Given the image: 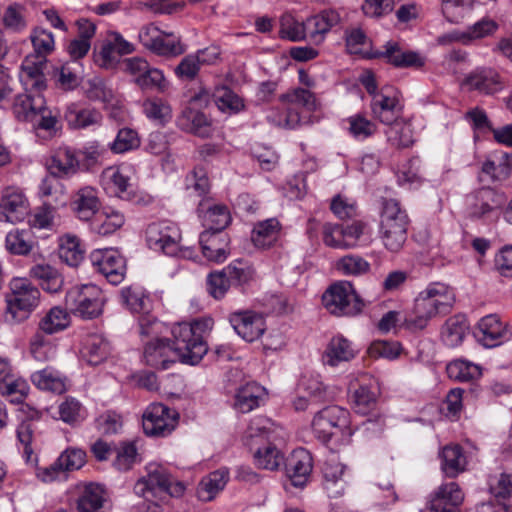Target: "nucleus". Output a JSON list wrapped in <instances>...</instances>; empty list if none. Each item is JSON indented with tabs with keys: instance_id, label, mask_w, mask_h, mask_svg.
Wrapping results in <instances>:
<instances>
[{
	"instance_id": "f257e3e1",
	"label": "nucleus",
	"mask_w": 512,
	"mask_h": 512,
	"mask_svg": "<svg viewBox=\"0 0 512 512\" xmlns=\"http://www.w3.org/2000/svg\"><path fill=\"white\" fill-rule=\"evenodd\" d=\"M454 302V291L448 285L431 283L416 297L413 311L404 317L402 325L411 332L423 330L432 318L448 313Z\"/></svg>"
},
{
	"instance_id": "f03ea898",
	"label": "nucleus",
	"mask_w": 512,
	"mask_h": 512,
	"mask_svg": "<svg viewBox=\"0 0 512 512\" xmlns=\"http://www.w3.org/2000/svg\"><path fill=\"white\" fill-rule=\"evenodd\" d=\"M285 111L271 109L266 118L275 126L295 129L308 119V115L319 109L320 103L314 93L304 88H293L279 97Z\"/></svg>"
},
{
	"instance_id": "7ed1b4c3",
	"label": "nucleus",
	"mask_w": 512,
	"mask_h": 512,
	"mask_svg": "<svg viewBox=\"0 0 512 512\" xmlns=\"http://www.w3.org/2000/svg\"><path fill=\"white\" fill-rule=\"evenodd\" d=\"M409 216L399 201L384 198L381 201L379 238L389 252L398 253L407 241Z\"/></svg>"
},
{
	"instance_id": "20e7f679",
	"label": "nucleus",
	"mask_w": 512,
	"mask_h": 512,
	"mask_svg": "<svg viewBox=\"0 0 512 512\" xmlns=\"http://www.w3.org/2000/svg\"><path fill=\"white\" fill-rule=\"evenodd\" d=\"M9 287L11 292L5 298V320L13 324L21 323L38 307L40 291L26 278H13Z\"/></svg>"
},
{
	"instance_id": "39448f33",
	"label": "nucleus",
	"mask_w": 512,
	"mask_h": 512,
	"mask_svg": "<svg viewBox=\"0 0 512 512\" xmlns=\"http://www.w3.org/2000/svg\"><path fill=\"white\" fill-rule=\"evenodd\" d=\"M211 318L196 319L192 323H179L173 326L171 332L181 349H186V359L190 365L198 364L208 351L204 334L212 329Z\"/></svg>"
},
{
	"instance_id": "423d86ee",
	"label": "nucleus",
	"mask_w": 512,
	"mask_h": 512,
	"mask_svg": "<svg viewBox=\"0 0 512 512\" xmlns=\"http://www.w3.org/2000/svg\"><path fill=\"white\" fill-rule=\"evenodd\" d=\"M182 234L177 224L163 220L148 225L146 242L150 249L172 257L192 258L193 251L181 245Z\"/></svg>"
},
{
	"instance_id": "0eeeda50",
	"label": "nucleus",
	"mask_w": 512,
	"mask_h": 512,
	"mask_svg": "<svg viewBox=\"0 0 512 512\" xmlns=\"http://www.w3.org/2000/svg\"><path fill=\"white\" fill-rule=\"evenodd\" d=\"M65 305L75 316L85 320L95 319L102 314L104 296L97 285H77L66 293Z\"/></svg>"
},
{
	"instance_id": "6e6552de",
	"label": "nucleus",
	"mask_w": 512,
	"mask_h": 512,
	"mask_svg": "<svg viewBox=\"0 0 512 512\" xmlns=\"http://www.w3.org/2000/svg\"><path fill=\"white\" fill-rule=\"evenodd\" d=\"M147 475L139 479L134 491L138 496L149 499V495L166 493L172 497H179L185 491V485L176 481L169 474L168 470L156 463H150L146 467Z\"/></svg>"
},
{
	"instance_id": "1a4fd4ad",
	"label": "nucleus",
	"mask_w": 512,
	"mask_h": 512,
	"mask_svg": "<svg viewBox=\"0 0 512 512\" xmlns=\"http://www.w3.org/2000/svg\"><path fill=\"white\" fill-rule=\"evenodd\" d=\"M312 431L323 443H327L338 432L351 436L349 411L337 405L325 407L314 416Z\"/></svg>"
},
{
	"instance_id": "9d476101",
	"label": "nucleus",
	"mask_w": 512,
	"mask_h": 512,
	"mask_svg": "<svg viewBox=\"0 0 512 512\" xmlns=\"http://www.w3.org/2000/svg\"><path fill=\"white\" fill-rule=\"evenodd\" d=\"M322 302L331 314L337 316L356 315L363 307L362 301L348 281H339L331 285L323 294Z\"/></svg>"
},
{
	"instance_id": "9b49d317",
	"label": "nucleus",
	"mask_w": 512,
	"mask_h": 512,
	"mask_svg": "<svg viewBox=\"0 0 512 512\" xmlns=\"http://www.w3.org/2000/svg\"><path fill=\"white\" fill-rule=\"evenodd\" d=\"M178 339L173 338L172 344L166 339L149 341L144 348V359L147 365L158 369H168L176 361L184 364L190 362L185 358L188 352L186 349L178 350Z\"/></svg>"
},
{
	"instance_id": "f8f14e48",
	"label": "nucleus",
	"mask_w": 512,
	"mask_h": 512,
	"mask_svg": "<svg viewBox=\"0 0 512 512\" xmlns=\"http://www.w3.org/2000/svg\"><path fill=\"white\" fill-rule=\"evenodd\" d=\"M179 415L162 403L150 404L142 417V426L146 435L165 437L176 428Z\"/></svg>"
},
{
	"instance_id": "ddd939ff",
	"label": "nucleus",
	"mask_w": 512,
	"mask_h": 512,
	"mask_svg": "<svg viewBox=\"0 0 512 512\" xmlns=\"http://www.w3.org/2000/svg\"><path fill=\"white\" fill-rule=\"evenodd\" d=\"M370 106L374 118L385 125L393 124L402 115L400 93L392 86L382 87L375 93Z\"/></svg>"
},
{
	"instance_id": "4468645a",
	"label": "nucleus",
	"mask_w": 512,
	"mask_h": 512,
	"mask_svg": "<svg viewBox=\"0 0 512 512\" xmlns=\"http://www.w3.org/2000/svg\"><path fill=\"white\" fill-rule=\"evenodd\" d=\"M29 212V201L22 188L6 186L1 191L0 221L18 223L25 219Z\"/></svg>"
},
{
	"instance_id": "2eb2a0df",
	"label": "nucleus",
	"mask_w": 512,
	"mask_h": 512,
	"mask_svg": "<svg viewBox=\"0 0 512 512\" xmlns=\"http://www.w3.org/2000/svg\"><path fill=\"white\" fill-rule=\"evenodd\" d=\"M90 261L93 267L111 284L117 285L124 279L125 260L117 250L96 249L91 252Z\"/></svg>"
},
{
	"instance_id": "dca6fc26",
	"label": "nucleus",
	"mask_w": 512,
	"mask_h": 512,
	"mask_svg": "<svg viewBox=\"0 0 512 512\" xmlns=\"http://www.w3.org/2000/svg\"><path fill=\"white\" fill-rule=\"evenodd\" d=\"M506 202L504 194L496 190L484 187L466 198L468 214L472 218H484L500 209Z\"/></svg>"
},
{
	"instance_id": "f3484780",
	"label": "nucleus",
	"mask_w": 512,
	"mask_h": 512,
	"mask_svg": "<svg viewBox=\"0 0 512 512\" xmlns=\"http://www.w3.org/2000/svg\"><path fill=\"white\" fill-rule=\"evenodd\" d=\"M474 335L482 346L493 348L507 341L511 333L496 314H489L479 320Z\"/></svg>"
},
{
	"instance_id": "a211bd4d",
	"label": "nucleus",
	"mask_w": 512,
	"mask_h": 512,
	"mask_svg": "<svg viewBox=\"0 0 512 512\" xmlns=\"http://www.w3.org/2000/svg\"><path fill=\"white\" fill-rule=\"evenodd\" d=\"M229 321L235 332L247 342L259 339L266 330L262 314L251 310L235 311L230 314Z\"/></svg>"
},
{
	"instance_id": "6ab92c4d",
	"label": "nucleus",
	"mask_w": 512,
	"mask_h": 512,
	"mask_svg": "<svg viewBox=\"0 0 512 512\" xmlns=\"http://www.w3.org/2000/svg\"><path fill=\"white\" fill-rule=\"evenodd\" d=\"M132 167L130 165L110 166L101 174L103 189L110 196L127 199L131 189Z\"/></svg>"
},
{
	"instance_id": "aec40b11",
	"label": "nucleus",
	"mask_w": 512,
	"mask_h": 512,
	"mask_svg": "<svg viewBox=\"0 0 512 512\" xmlns=\"http://www.w3.org/2000/svg\"><path fill=\"white\" fill-rule=\"evenodd\" d=\"M46 61L37 55H27L20 66L19 80L27 92H42L46 88L43 70Z\"/></svg>"
},
{
	"instance_id": "412c9836",
	"label": "nucleus",
	"mask_w": 512,
	"mask_h": 512,
	"mask_svg": "<svg viewBox=\"0 0 512 512\" xmlns=\"http://www.w3.org/2000/svg\"><path fill=\"white\" fill-rule=\"evenodd\" d=\"M463 85L482 95H494L504 88L500 75L491 68H476L464 79Z\"/></svg>"
},
{
	"instance_id": "4be33fe9",
	"label": "nucleus",
	"mask_w": 512,
	"mask_h": 512,
	"mask_svg": "<svg viewBox=\"0 0 512 512\" xmlns=\"http://www.w3.org/2000/svg\"><path fill=\"white\" fill-rule=\"evenodd\" d=\"M197 212L202 226L206 230L222 231L231 222L230 211L224 204L203 200L200 202Z\"/></svg>"
},
{
	"instance_id": "5701e85b",
	"label": "nucleus",
	"mask_w": 512,
	"mask_h": 512,
	"mask_svg": "<svg viewBox=\"0 0 512 512\" xmlns=\"http://www.w3.org/2000/svg\"><path fill=\"white\" fill-rule=\"evenodd\" d=\"M203 255L209 261L224 262L229 255V241L222 231L205 230L199 236Z\"/></svg>"
},
{
	"instance_id": "b1692460",
	"label": "nucleus",
	"mask_w": 512,
	"mask_h": 512,
	"mask_svg": "<svg viewBox=\"0 0 512 512\" xmlns=\"http://www.w3.org/2000/svg\"><path fill=\"white\" fill-rule=\"evenodd\" d=\"M464 495L456 482L442 484L430 501V512H459Z\"/></svg>"
},
{
	"instance_id": "393cba45",
	"label": "nucleus",
	"mask_w": 512,
	"mask_h": 512,
	"mask_svg": "<svg viewBox=\"0 0 512 512\" xmlns=\"http://www.w3.org/2000/svg\"><path fill=\"white\" fill-rule=\"evenodd\" d=\"M312 456L304 448L292 452L286 464V472L295 487H303L312 471Z\"/></svg>"
},
{
	"instance_id": "a878e982",
	"label": "nucleus",
	"mask_w": 512,
	"mask_h": 512,
	"mask_svg": "<svg viewBox=\"0 0 512 512\" xmlns=\"http://www.w3.org/2000/svg\"><path fill=\"white\" fill-rule=\"evenodd\" d=\"M76 216L82 221H90L99 212L100 200L97 190L91 186L80 188L71 202Z\"/></svg>"
},
{
	"instance_id": "bb28decb",
	"label": "nucleus",
	"mask_w": 512,
	"mask_h": 512,
	"mask_svg": "<svg viewBox=\"0 0 512 512\" xmlns=\"http://www.w3.org/2000/svg\"><path fill=\"white\" fill-rule=\"evenodd\" d=\"M65 119L69 127L73 129H88L101 126L103 116L95 108L81 107L76 103H71L66 108Z\"/></svg>"
},
{
	"instance_id": "cd10ccee",
	"label": "nucleus",
	"mask_w": 512,
	"mask_h": 512,
	"mask_svg": "<svg viewBox=\"0 0 512 512\" xmlns=\"http://www.w3.org/2000/svg\"><path fill=\"white\" fill-rule=\"evenodd\" d=\"M345 466L335 455L327 459L323 465L324 489L330 498L340 497L344 493L345 480L343 479Z\"/></svg>"
},
{
	"instance_id": "c85d7f7f",
	"label": "nucleus",
	"mask_w": 512,
	"mask_h": 512,
	"mask_svg": "<svg viewBox=\"0 0 512 512\" xmlns=\"http://www.w3.org/2000/svg\"><path fill=\"white\" fill-rule=\"evenodd\" d=\"M340 21L339 14L334 10H325L320 14L314 15L306 19L307 40L313 43H320L324 36L332 27Z\"/></svg>"
},
{
	"instance_id": "c756f323",
	"label": "nucleus",
	"mask_w": 512,
	"mask_h": 512,
	"mask_svg": "<svg viewBox=\"0 0 512 512\" xmlns=\"http://www.w3.org/2000/svg\"><path fill=\"white\" fill-rule=\"evenodd\" d=\"M374 57H382L388 63L398 68L406 67H422L424 65L423 58L416 52L403 51L397 42H387L384 50L373 55Z\"/></svg>"
},
{
	"instance_id": "7c9ffc66",
	"label": "nucleus",
	"mask_w": 512,
	"mask_h": 512,
	"mask_svg": "<svg viewBox=\"0 0 512 512\" xmlns=\"http://www.w3.org/2000/svg\"><path fill=\"white\" fill-rule=\"evenodd\" d=\"M45 99L41 92H27L16 96L13 113L18 120L35 122L37 113L44 108Z\"/></svg>"
},
{
	"instance_id": "2f4dec72",
	"label": "nucleus",
	"mask_w": 512,
	"mask_h": 512,
	"mask_svg": "<svg viewBox=\"0 0 512 512\" xmlns=\"http://www.w3.org/2000/svg\"><path fill=\"white\" fill-rule=\"evenodd\" d=\"M178 127L199 137H208L211 133V122L207 116L193 108L187 107L177 119Z\"/></svg>"
},
{
	"instance_id": "473e14b6",
	"label": "nucleus",
	"mask_w": 512,
	"mask_h": 512,
	"mask_svg": "<svg viewBox=\"0 0 512 512\" xmlns=\"http://www.w3.org/2000/svg\"><path fill=\"white\" fill-rule=\"evenodd\" d=\"M125 223V216L119 210L105 207L91 220L90 229L93 233L107 236L120 229Z\"/></svg>"
},
{
	"instance_id": "72a5a7b5",
	"label": "nucleus",
	"mask_w": 512,
	"mask_h": 512,
	"mask_svg": "<svg viewBox=\"0 0 512 512\" xmlns=\"http://www.w3.org/2000/svg\"><path fill=\"white\" fill-rule=\"evenodd\" d=\"M356 355L353 344L343 336H335L328 343L323 354L325 365L336 367L342 362L352 360Z\"/></svg>"
},
{
	"instance_id": "f704fd0d",
	"label": "nucleus",
	"mask_w": 512,
	"mask_h": 512,
	"mask_svg": "<svg viewBox=\"0 0 512 512\" xmlns=\"http://www.w3.org/2000/svg\"><path fill=\"white\" fill-rule=\"evenodd\" d=\"M80 159L69 147H59L51 157L49 170L58 177L73 175L77 172Z\"/></svg>"
},
{
	"instance_id": "c9c22d12",
	"label": "nucleus",
	"mask_w": 512,
	"mask_h": 512,
	"mask_svg": "<svg viewBox=\"0 0 512 512\" xmlns=\"http://www.w3.org/2000/svg\"><path fill=\"white\" fill-rule=\"evenodd\" d=\"M265 395L264 387L255 382L247 383L237 390L234 407L241 413H249L260 406Z\"/></svg>"
},
{
	"instance_id": "e433bc0d",
	"label": "nucleus",
	"mask_w": 512,
	"mask_h": 512,
	"mask_svg": "<svg viewBox=\"0 0 512 512\" xmlns=\"http://www.w3.org/2000/svg\"><path fill=\"white\" fill-rule=\"evenodd\" d=\"M441 468L446 476L454 478L463 472L467 466V457L458 444L446 445L441 453Z\"/></svg>"
},
{
	"instance_id": "4c0bfd02",
	"label": "nucleus",
	"mask_w": 512,
	"mask_h": 512,
	"mask_svg": "<svg viewBox=\"0 0 512 512\" xmlns=\"http://www.w3.org/2000/svg\"><path fill=\"white\" fill-rule=\"evenodd\" d=\"M32 383L40 390L62 394L67 390L66 377L52 367H46L31 374Z\"/></svg>"
},
{
	"instance_id": "58836bf2",
	"label": "nucleus",
	"mask_w": 512,
	"mask_h": 512,
	"mask_svg": "<svg viewBox=\"0 0 512 512\" xmlns=\"http://www.w3.org/2000/svg\"><path fill=\"white\" fill-rule=\"evenodd\" d=\"M81 353L90 365H98L108 357L110 345L102 335L91 334L85 338Z\"/></svg>"
},
{
	"instance_id": "ea45409f",
	"label": "nucleus",
	"mask_w": 512,
	"mask_h": 512,
	"mask_svg": "<svg viewBox=\"0 0 512 512\" xmlns=\"http://www.w3.org/2000/svg\"><path fill=\"white\" fill-rule=\"evenodd\" d=\"M280 223L276 218L257 223L252 231V241L258 248H269L276 243L280 235Z\"/></svg>"
},
{
	"instance_id": "a19ab883",
	"label": "nucleus",
	"mask_w": 512,
	"mask_h": 512,
	"mask_svg": "<svg viewBox=\"0 0 512 512\" xmlns=\"http://www.w3.org/2000/svg\"><path fill=\"white\" fill-rule=\"evenodd\" d=\"M30 275L36 279L43 290L57 293L63 286V278L56 268L48 264H37L30 269Z\"/></svg>"
},
{
	"instance_id": "79ce46f5",
	"label": "nucleus",
	"mask_w": 512,
	"mask_h": 512,
	"mask_svg": "<svg viewBox=\"0 0 512 512\" xmlns=\"http://www.w3.org/2000/svg\"><path fill=\"white\" fill-rule=\"evenodd\" d=\"M469 328L467 319L464 315H455L450 317L442 327L441 338L448 347H457L464 339Z\"/></svg>"
},
{
	"instance_id": "37998d69",
	"label": "nucleus",
	"mask_w": 512,
	"mask_h": 512,
	"mask_svg": "<svg viewBox=\"0 0 512 512\" xmlns=\"http://www.w3.org/2000/svg\"><path fill=\"white\" fill-rule=\"evenodd\" d=\"M121 303L132 313L145 314L150 311V299L144 288L128 286L121 289Z\"/></svg>"
},
{
	"instance_id": "c03bdc74",
	"label": "nucleus",
	"mask_w": 512,
	"mask_h": 512,
	"mask_svg": "<svg viewBox=\"0 0 512 512\" xmlns=\"http://www.w3.org/2000/svg\"><path fill=\"white\" fill-rule=\"evenodd\" d=\"M253 462L260 469L275 471L284 464L283 453L274 445L253 448Z\"/></svg>"
},
{
	"instance_id": "a18cd8bd",
	"label": "nucleus",
	"mask_w": 512,
	"mask_h": 512,
	"mask_svg": "<svg viewBox=\"0 0 512 512\" xmlns=\"http://www.w3.org/2000/svg\"><path fill=\"white\" fill-rule=\"evenodd\" d=\"M105 502V491L99 484L90 483L77 501L78 512H101Z\"/></svg>"
},
{
	"instance_id": "49530a36",
	"label": "nucleus",
	"mask_w": 512,
	"mask_h": 512,
	"mask_svg": "<svg viewBox=\"0 0 512 512\" xmlns=\"http://www.w3.org/2000/svg\"><path fill=\"white\" fill-rule=\"evenodd\" d=\"M28 14L27 7L24 4L10 3L3 12L2 24L7 30L20 33L28 26Z\"/></svg>"
},
{
	"instance_id": "de8ad7c7",
	"label": "nucleus",
	"mask_w": 512,
	"mask_h": 512,
	"mask_svg": "<svg viewBox=\"0 0 512 512\" xmlns=\"http://www.w3.org/2000/svg\"><path fill=\"white\" fill-rule=\"evenodd\" d=\"M228 480L226 470H216L204 477L198 485L197 495L202 501H211L222 490Z\"/></svg>"
},
{
	"instance_id": "09e8293b",
	"label": "nucleus",
	"mask_w": 512,
	"mask_h": 512,
	"mask_svg": "<svg viewBox=\"0 0 512 512\" xmlns=\"http://www.w3.org/2000/svg\"><path fill=\"white\" fill-rule=\"evenodd\" d=\"M350 392V400L357 413L366 414L375 406L376 394L367 384H359L356 387V384L351 383Z\"/></svg>"
},
{
	"instance_id": "8fccbe9b",
	"label": "nucleus",
	"mask_w": 512,
	"mask_h": 512,
	"mask_svg": "<svg viewBox=\"0 0 512 512\" xmlns=\"http://www.w3.org/2000/svg\"><path fill=\"white\" fill-rule=\"evenodd\" d=\"M67 308L56 306L40 320L38 328L48 335L64 330L69 326L70 316Z\"/></svg>"
},
{
	"instance_id": "3c124183",
	"label": "nucleus",
	"mask_w": 512,
	"mask_h": 512,
	"mask_svg": "<svg viewBox=\"0 0 512 512\" xmlns=\"http://www.w3.org/2000/svg\"><path fill=\"white\" fill-rule=\"evenodd\" d=\"M29 350L32 357L40 362L48 361L55 355V347L50 335L40 330V328L31 337Z\"/></svg>"
},
{
	"instance_id": "603ef678",
	"label": "nucleus",
	"mask_w": 512,
	"mask_h": 512,
	"mask_svg": "<svg viewBox=\"0 0 512 512\" xmlns=\"http://www.w3.org/2000/svg\"><path fill=\"white\" fill-rule=\"evenodd\" d=\"M81 89L86 98L91 101L110 102L113 91L107 86L105 80L99 76H92L84 80Z\"/></svg>"
},
{
	"instance_id": "864d4df0",
	"label": "nucleus",
	"mask_w": 512,
	"mask_h": 512,
	"mask_svg": "<svg viewBox=\"0 0 512 512\" xmlns=\"http://www.w3.org/2000/svg\"><path fill=\"white\" fill-rule=\"evenodd\" d=\"M273 426V422L264 416L253 418L244 435L245 445L253 450L258 439H266L269 437V434L273 432Z\"/></svg>"
},
{
	"instance_id": "5fc2aeb1",
	"label": "nucleus",
	"mask_w": 512,
	"mask_h": 512,
	"mask_svg": "<svg viewBox=\"0 0 512 512\" xmlns=\"http://www.w3.org/2000/svg\"><path fill=\"white\" fill-rule=\"evenodd\" d=\"M273 426V422L264 416L253 418L244 435L245 445L253 450L258 439H266L269 437V434L273 432Z\"/></svg>"
},
{
	"instance_id": "6e6d98bb",
	"label": "nucleus",
	"mask_w": 512,
	"mask_h": 512,
	"mask_svg": "<svg viewBox=\"0 0 512 512\" xmlns=\"http://www.w3.org/2000/svg\"><path fill=\"white\" fill-rule=\"evenodd\" d=\"M447 373L450 378L466 382L480 378L482 369L473 362L457 359L447 365Z\"/></svg>"
},
{
	"instance_id": "4d7b16f0",
	"label": "nucleus",
	"mask_w": 512,
	"mask_h": 512,
	"mask_svg": "<svg viewBox=\"0 0 512 512\" xmlns=\"http://www.w3.org/2000/svg\"><path fill=\"white\" fill-rule=\"evenodd\" d=\"M80 240L73 235H64L59 240V257L69 266H77L83 260Z\"/></svg>"
},
{
	"instance_id": "13d9d810",
	"label": "nucleus",
	"mask_w": 512,
	"mask_h": 512,
	"mask_svg": "<svg viewBox=\"0 0 512 512\" xmlns=\"http://www.w3.org/2000/svg\"><path fill=\"white\" fill-rule=\"evenodd\" d=\"M386 130L387 140L396 147L406 148L413 144L414 136L410 123L396 120L393 124H388Z\"/></svg>"
},
{
	"instance_id": "bf43d9fd",
	"label": "nucleus",
	"mask_w": 512,
	"mask_h": 512,
	"mask_svg": "<svg viewBox=\"0 0 512 512\" xmlns=\"http://www.w3.org/2000/svg\"><path fill=\"white\" fill-rule=\"evenodd\" d=\"M34 241L30 231L15 229L6 235V249L15 255H27L31 252Z\"/></svg>"
},
{
	"instance_id": "052dcab7",
	"label": "nucleus",
	"mask_w": 512,
	"mask_h": 512,
	"mask_svg": "<svg viewBox=\"0 0 512 512\" xmlns=\"http://www.w3.org/2000/svg\"><path fill=\"white\" fill-rule=\"evenodd\" d=\"M29 392L28 383L22 378H15L11 371L0 379V394L10 397L11 402L21 403Z\"/></svg>"
},
{
	"instance_id": "680f3d73",
	"label": "nucleus",
	"mask_w": 512,
	"mask_h": 512,
	"mask_svg": "<svg viewBox=\"0 0 512 512\" xmlns=\"http://www.w3.org/2000/svg\"><path fill=\"white\" fill-rule=\"evenodd\" d=\"M280 37L290 41L307 39L305 21H298L292 14L285 13L280 18Z\"/></svg>"
},
{
	"instance_id": "e2e57ef3",
	"label": "nucleus",
	"mask_w": 512,
	"mask_h": 512,
	"mask_svg": "<svg viewBox=\"0 0 512 512\" xmlns=\"http://www.w3.org/2000/svg\"><path fill=\"white\" fill-rule=\"evenodd\" d=\"M498 28L499 25L495 20L489 17H483L464 30L466 42L468 45H471L475 41L493 36Z\"/></svg>"
},
{
	"instance_id": "0e129e2a",
	"label": "nucleus",
	"mask_w": 512,
	"mask_h": 512,
	"mask_svg": "<svg viewBox=\"0 0 512 512\" xmlns=\"http://www.w3.org/2000/svg\"><path fill=\"white\" fill-rule=\"evenodd\" d=\"M299 393H304L314 402H321L327 399V389L322 383L319 375H303L298 385Z\"/></svg>"
},
{
	"instance_id": "69168bd1",
	"label": "nucleus",
	"mask_w": 512,
	"mask_h": 512,
	"mask_svg": "<svg viewBox=\"0 0 512 512\" xmlns=\"http://www.w3.org/2000/svg\"><path fill=\"white\" fill-rule=\"evenodd\" d=\"M136 85L141 90H152L164 93L169 87V82L165 78L162 70L150 65L144 73V76L136 80Z\"/></svg>"
},
{
	"instance_id": "338daca9",
	"label": "nucleus",
	"mask_w": 512,
	"mask_h": 512,
	"mask_svg": "<svg viewBox=\"0 0 512 512\" xmlns=\"http://www.w3.org/2000/svg\"><path fill=\"white\" fill-rule=\"evenodd\" d=\"M217 107L223 112L237 113L243 107L242 99L228 87H219L213 93Z\"/></svg>"
},
{
	"instance_id": "774afa93",
	"label": "nucleus",
	"mask_w": 512,
	"mask_h": 512,
	"mask_svg": "<svg viewBox=\"0 0 512 512\" xmlns=\"http://www.w3.org/2000/svg\"><path fill=\"white\" fill-rule=\"evenodd\" d=\"M60 419L70 425L82 422L86 418V410L75 398H66L58 407Z\"/></svg>"
}]
</instances>
